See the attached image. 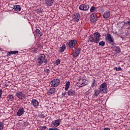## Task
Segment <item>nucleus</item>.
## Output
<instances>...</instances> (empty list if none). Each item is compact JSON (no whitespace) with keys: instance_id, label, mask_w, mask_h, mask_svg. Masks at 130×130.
Here are the masks:
<instances>
[{"instance_id":"nucleus-9","label":"nucleus","mask_w":130,"mask_h":130,"mask_svg":"<svg viewBox=\"0 0 130 130\" xmlns=\"http://www.w3.org/2000/svg\"><path fill=\"white\" fill-rule=\"evenodd\" d=\"M80 51H81V49L80 48H76L74 52L72 53V56L74 58L78 57L80 54Z\"/></svg>"},{"instance_id":"nucleus-27","label":"nucleus","mask_w":130,"mask_h":130,"mask_svg":"<svg viewBox=\"0 0 130 130\" xmlns=\"http://www.w3.org/2000/svg\"><path fill=\"white\" fill-rule=\"evenodd\" d=\"M70 84H71V82H70L69 81L66 83V86H65V91H68V90H69V88H70Z\"/></svg>"},{"instance_id":"nucleus-26","label":"nucleus","mask_w":130,"mask_h":130,"mask_svg":"<svg viewBox=\"0 0 130 130\" xmlns=\"http://www.w3.org/2000/svg\"><path fill=\"white\" fill-rule=\"evenodd\" d=\"M91 86V88H94V87H96L97 86V83H96V80H95V79H92Z\"/></svg>"},{"instance_id":"nucleus-37","label":"nucleus","mask_w":130,"mask_h":130,"mask_svg":"<svg viewBox=\"0 0 130 130\" xmlns=\"http://www.w3.org/2000/svg\"><path fill=\"white\" fill-rule=\"evenodd\" d=\"M124 24L126 25V26H128V25H130V21L124 22Z\"/></svg>"},{"instance_id":"nucleus-19","label":"nucleus","mask_w":130,"mask_h":130,"mask_svg":"<svg viewBox=\"0 0 130 130\" xmlns=\"http://www.w3.org/2000/svg\"><path fill=\"white\" fill-rule=\"evenodd\" d=\"M112 48L114 51H115L116 53H119V52H120L121 51L120 47H119V46H114L112 47Z\"/></svg>"},{"instance_id":"nucleus-34","label":"nucleus","mask_w":130,"mask_h":130,"mask_svg":"<svg viewBox=\"0 0 130 130\" xmlns=\"http://www.w3.org/2000/svg\"><path fill=\"white\" fill-rule=\"evenodd\" d=\"M55 64L56 66H58V64H60V60L59 59H57L55 62Z\"/></svg>"},{"instance_id":"nucleus-10","label":"nucleus","mask_w":130,"mask_h":130,"mask_svg":"<svg viewBox=\"0 0 130 130\" xmlns=\"http://www.w3.org/2000/svg\"><path fill=\"white\" fill-rule=\"evenodd\" d=\"M31 105H32L35 108H37L39 106V102L36 99H32L31 101Z\"/></svg>"},{"instance_id":"nucleus-30","label":"nucleus","mask_w":130,"mask_h":130,"mask_svg":"<svg viewBox=\"0 0 130 130\" xmlns=\"http://www.w3.org/2000/svg\"><path fill=\"white\" fill-rule=\"evenodd\" d=\"M4 129V123L2 121H0V130Z\"/></svg>"},{"instance_id":"nucleus-36","label":"nucleus","mask_w":130,"mask_h":130,"mask_svg":"<svg viewBox=\"0 0 130 130\" xmlns=\"http://www.w3.org/2000/svg\"><path fill=\"white\" fill-rule=\"evenodd\" d=\"M44 72L46 74H49L50 73V70L49 69H45Z\"/></svg>"},{"instance_id":"nucleus-14","label":"nucleus","mask_w":130,"mask_h":130,"mask_svg":"<svg viewBox=\"0 0 130 130\" xmlns=\"http://www.w3.org/2000/svg\"><path fill=\"white\" fill-rule=\"evenodd\" d=\"M24 112L25 110H24V108L22 107L20 108L17 112V116H21V115H23V114H24Z\"/></svg>"},{"instance_id":"nucleus-28","label":"nucleus","mask_w":130,"mask_h":130,"mask_svg":"<svg viewBox=\"0 0 130 130\" xmlns=\"http://www.w3.org/2000/svg\"><path fill=\"white\" fill-rule=\"evenodd\" d=\"M66 45L63 44L60 48V52H63V51H64V50H66Z\"/></svg>"},{"instance_id":"nucleus-4","label":"nucleus","mask_w":130,"mask_h":130,"mask_svg":"<svg viewBox=\"0 0 130 130\" xmlns=\"http://www.w3.org/2000/svg\"><path fill=\"white\" fill-rule=\"evenodd\" d=\"M60 83V80L57 78L52 80L50 81V84L51 85V87H58Z\"/></svg>"},{"instance_id":"nucleus-6","label":"nucleus","mask_w":130,"mask_h":130,"mask_svg":"<svg viewBox=\"0 0 130 130\" xmlns=\"http://www.w3.org/2000/svg\"><path fill=\"white\" fill-rule=\"evenodd\" d=\"M15 95L19 100H24V99H26V94H24L22 91H18L16 93Z\"/></svg>"},{"instance_id":"nucleus-38","label":"nucleus","mask_w":130,"mask_h":130,"mask_svg":"<svg viewBox=\"0 0 130 130\" xmlns=\"http://www.w3.org/2000/svg\"><path fill=\"white\" fill-rule=\"evenodd\" d=\"M49 130H59V129L56 127H54V128H49Z\"/></svg>"},{"instance_id":"nucleus-33","label":"nucleus","mask_w":130,"mask_h":130,"mask_svg":"<svg viewBox=\"0 0 130 130\" xmlns=\"http://www.w3.org/2000/svg\"><path fill=\"white\" fill-rule=\"evenodd\" d=\"M99 45H100V46H104V45H105V42L101 41L99 43Z\"/></svg>"},{"instance_id":"nucleus-5","label":"nucleus","mask_w":130,"mask_h":130,"mask_svg":"<svg viewBox=\"0 0 130 130\" xmlns=\"http://www.w3.org/2000/svg\"><path fill=\"white\" fill-rule=\"evenodd\" d=\"M78 42L76 40H72L69 43H67V47L69 48H74L76 45H77Z\"/></svg>"},{"instance_id":"nucleus-29","label":"nucleus","mask_w":130,"mask_h":130,"mask_svg":"<svg viewBox=\"0 0 130 130\" xmlns=\"http://www.w3.org/2000/svg\"><path fill=\"white\" fill-rule=\"evenodd\" d=\"M95 10H96V8H95V6H92L90 9V13H94Z\"/></svg>"},{"instance_id":"nucleus-8","label":"nucleus","mask_w":130,"mask_h":130,"mask_svg":"<svg viewBox=\"0 0 130 130\" xmlns=\"http://www.w3.org/2000/svg\"><path fill=\"white\" fill-rule=\"evenodd\" d=\"M93 36L94 37V39H95L96 42L98 43H99V42L100 41V37H101V35H100V33L99 32H95L93 34Z\"/></svg>"},{"instance_id":"nucleus-23","label":"nucleus","mask_w":130,"mask_h":130,"mask_svg":"<svg viewBox=\"0 0 130 130\" xmlns=\"http://www.w3.org/2000/svg\"><path fill=\"white\" fill-rule=\"evenodd\" d=\"M75 94H76V92L74 90H73L72 89L68 91V96H74Z\"/></svg>"},{"instance_id":"nucleus-21","label":"nucleus","mask_w":130,"mask_h":130,"mask_svg":"<svg viewBox=\"0 0 130 130\" xmlns=\"http://www.w3.org/2000/svg\"><path fill=\"white\" fill-rule=\"evenodd\" d=\"M36 36H38V37H41V36L43 35V34L41 32V31H40L39 29L37 28L36 29Z\"/></svg>"},{"instance_id":"nucleus-42","label":"nucleus","mask_w":130,"mask_h":130,"mask_svg":"<svg viewBox=\"0 0 130 130\" xmlns=\"http://www.w3.org/2000/svg\"><path fill=\"white\" fill-rule=\"evenodd\" d=\"M45 1H48V0H45Z\"/></svg>"},{"instance_id":"nucleus-32","label":"nucleus","mask_w":130,"mask_h":130,"mask_svg":"<svg viewBox=\"0 0 130 130\" xmlns=\"http://www.w3.org/2000/svg\"><path fill=\"white\" fill-rule=\"evenodd\" d=\"M40 130H45L46 128H47V127L46 126H41L39 127Z\"/></svg>"},{"instance_id":"nucleus-1","label":"nucleus","mask_w":130,"mask_h":130,"mask_svg":"<svg viewBox=\"0 0 130 130\" xmlns=\"http://www.w3.org/2000/svg\"><path fill=\"white\" fill-rule=\"evenodd\" d=\"M46 56L44 54H41L39 57L37 59V62L39 63V66H41L42 63L46 64L47 63V60H46Z\"/></svg>"},{"instance_id":"nucleus-18","label":"nucleus","mask_w":130,"mask_h":130,"mask_svg":"<svg viewBox=\"0 0 130 130\" xmlns=\"http://www.w3.org/2000/svg\"><path fill=\"white\" fill-rule=\"evenodd\" d=\"M45 1H46L45 4L47 5V7H51V6L53 5L54 0H48Z\"/></svg>"},{"instance_id":"nucleus-31","label":"nucleus","mask_w":130,"mask_h":130,"mask_svg":"<svg viewBox=\"0 0 130 130\" xmlns=\"http://www.w3.org/2000/svg\"><path fill=\"white\" fill-rule=\"evenodd\" d=\"M114 71H116L117 72H119L120 71H121L122 69L120 67L117 68V67H115L114 68Z\"/></svg>"},{"instance_id":"nucleus-15","label":"nucleus","mask_w":130,"mask_h":130,"mask_svg":"<svg viewBox=\"0 0 130 130\" xmlns=\"http://www.w3.org/2000/svg\"><path fill=\"white\" fill-rule=\"evenodd\" d=\"M95 16H96L95 13H92L90 15V21L93 23H96V21H97V19L95 18Z\"/></svg>"},{"instance_id":"nucleus-11","label":"nucleus","mask_w":130,"mask_h":130,"mask_svg":"<svg viewBox=\"0 0 130 130\" xmlns=\"http://www.w3.org/2000/svg\"><path fill=\"white\" fill-rule=\"evenodd\" d=\"M61 122V120L60 118H59L57 120H54L53 121L52 125L54 126V127H57L60 124V122Z\"/></svg>"},{"instance_id":"nucleus-3","label":"nucleus","mask_w":130,"mask_h":130,"mask_svg":"<svg viewBox=\"0 0 130 130\" xmlns=\"http://www.w3.org/2000/svg\"><path fill=\"white\" fill-rule=\"evenodd\" d=\"M105 40L111 45H114V39L111 37L110 34H107L105 37Z\"/></svg>"},{"instance_id":"nucleus-16","label":"nucleus","mask_w":130,"mask_h":130,"mask_svg":"<svg viewBox=\"0 0 130 130\" xmlns=\"http://www.w3.org/2000/svg\"><path fill=\"white\" fill-rule=\"evenodd\" d=\"M110 17V11L107 10L103 14L104 19H108Z\"/></svg>"},{"instance_id":"nucleus-7","label":"nucleus","mask_w":130,"mask_h":130,"mask_svg":"<svg viewBox=\"0 0 130 130\" xmlns=\"http://www.w3.org/2000/svg\"><path fill=\"white\" fill-rule=\"evenodd\" d=\"M79 9L80 11H89L90 7H89V5L82 4L79 6Z\"/></svg>"},{"instance_id":"nucleus-20","label":"nucleus","mask_w":130,"mask_h":130,"mask_svg":"<svg viewBox=\"0 0 130 130\" xmlns=\"http://www.w3.org/2000/svg\"><path fill=\"white\" fill-rule=\"evenodd\" d=\"M56 89L54 87H52L48 91V94L49 95H51L55 93Z\"/></svg>"},{"instance_id":"nucleus-40","label":"nucleus","mask_w":130,"mask_h":130,"mask_svg":"<svg viewBox=\"0 0 130 130\" xmlns=\"http://www.w3.org/2000/svg\"><path fill=\"white\" fill-rule=\"evenodd\" d=\"M3 95V89H0V98L2 97Z\"/></svg>"},{"instance_id":"nucleus-25","label":"nucleus","mask_w":130,"mask_h":130,"mask_svg":"<svg viewBox=\"0 0 130 130\" xmlns=\"http://www.w3.org/2000/svg\"><path fill=\"white\" fill-rule=\"evenodd\" d=\"M7 98L8 99V101H11V102L14 101V98L12 94L8 95Z\"/></svg>"},{"instance_id":"nucleus-17","label":"nucleus","mask_w":130,"mask_h":130,"mask_svg":"<svg viewBox=\"0 0 130 130\" xmlns=\"http://www.w3.org/2000/svg\"><path fill=\"white\" fill-rule=\"evenodd\" d=\"M13 9L14 11H15V12H20L21 10V6L20 5H15L13 7Z\"/></svg>"},{"instance_id":"nucleus-2","label":"nucleus","mask_w":130,"mask_h":130,"mask_svg":"<svg viewBox=\"0 0 130 130\" xmlns=\"http://www.w3.org/2000/svg\"><path fill=\"white\" fill-rule=\"evenodd\" d=\"M99 90L101 91V94L107 93V84L106 82H104L100 85Z\"/></svg>"},{"instance_id":"nucleus-12","label":"nucleus","mask_w":130,"mask_h":130,"mask_svg":"<svg viewBox=\"0 0 130 130\" xmlns=\"http://www.w3.org/2000/svg\"><path fill=\"white\" fill-rule=\"evenodd\" d=\"M81 16L79 13H77L74 14L73 20H74L76 23H77L79 21H80V18Z\"/></svg>"},{"instance_id":"nucleus-22","label":"nucleus","mask_w":130,"mask_h":130,"mask_svg":"<svg viewBox=\"0 0 130 130\" xmlns=\"http://www.w3.org/2000/svg\"><path fill=\"white\" fill-rule=\"evenodd\" d=\"M18 51H9L7 53V56L8 57L11 56V55H12V54H17V53H18Z\"/></svg>"},{"instance_id":"nucleus-41","label":"nucleus","mask_w":130,"mask_h":130,"mask_svg":"<svg viewBox=\"0 0 130 130\" xmlns=\"http://www.w3.org/2000/svg\"><path fill=\"white\" fill-rule=\"evenodd\" d=\"M34 51H37V49H35Z\"/></svg>"},{"instance_id":"nucleus-24","label":"nucleus","mask_w":130,"mask_h":130,"mask_svg":"<svg viewBox=\"0 0 130 130\" xmlns=\"http://www.w3.org/2000/svg\"><path fill=\"white\" fill-rule=\"evenodd\" d=\"M94 93L95 97H98V95H99V94H100V93H101V91L99 89H95L94 90Z\"/></svg>"},{"instance_id":"nucleus-39","label":"nucleus","mask_w":130,"mask_h":130,"mask_svg":"<svg viewBox=\"0 0 130 130\" xmlns=\"http://www.w3.org/2000/svg\"><path fill=\"white\" fill-rule=\"evenodd\" d=\"M81 82H82V80H80V84H81V86H84L86 85V84H85V83Z\"/></svg>"},{"instance_id":"nucleus-35","label":"nucleus","mask_w":130,"mask_h":130,"mask_svg":"<svg viewBox=\"0 0 130 130\" xmlns=\"http://www.w3.org/2000/svg\"><path fill=\"white\" fill-rule=\"evenodd\" d=\"M39 117H40L41 118H44L45 117V114H43L42 113H41L40 115H39Z\"/></svg>"},{"instance_id":"nucleus-13","label":"nucleus","mask_w":130,"mask_h":130,"mask_svg":"<svg viewBox=\"0 0 130 130\" xmlns=\"http://www.w3.org/2000/svg\"><path fill=\"white\" fill-rule=\"evenodd\" d=\"M87 42L92 43L94 42V43H96V39L94 37H93V35H90L88 37V40L87 41Z\"/></svg>"}]
</instances>
